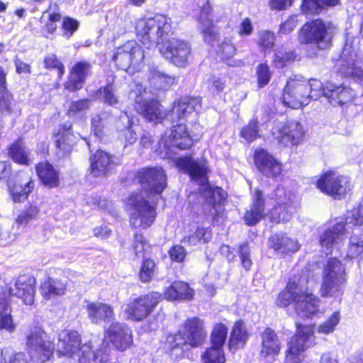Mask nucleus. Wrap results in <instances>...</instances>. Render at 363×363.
<instances>
[{
    "instance_id": "1",
    "label": "nucleus",
    "mask_w": 363,
    "mask_h": 363,
    "mask_svg": "<svg viewBox=\"0 0 363 363\" xmlns=\"http://www.w3.org/2000/svg\"><path fill=\"white\" fill-rule=\"evenodd\" d=\"M175 164L179 169L186 172L201 186L199 191L203 200V213L208 219L218 222L223 216V205L227 193L220 187L210 186L205 164L199 163L189 157H184L177 158Z\"/></svg>"
},
{
    "instance_id": "2",
    "label": "nucleus",
    "mask_w": 363,
    "mask_h": 363,
    "mask_svg": "<svg viewBox=\"0 0 363 363\" xmlns=\"http://www.w3.org/2000/svg\"><path fill=\"white\" fill-rule=\"evenodd\" d=\"M35 286V279L26 274L19 276L14 286L9 289L0 286V330L11 333L17 327L11 315L9 294L21 298L26 305H32L34 302Z\"/></svg>"
},
{
    "instance_id": "3",
    "label": "nucleus",
    "mask_w": 363,
    "mask_h": 363,
    "mask_svg": "<svg viewBox=\"0 0 363 363\" xmlns=\"http://www.w3.org/2000/svg\"><path fill=\"white\" fill-rule=\"evenodd\" d=\"M172 31V21L164 15L140 18L136 21L135 32L138 40L147 48L162 45L169 39Z\"/></svg>"
},
{
    "instance_id": "4",
    "label": "nucleus",
    "mask_w": 363,
    "mask_h": 363,
    "mask_svg": "<svg viewBox=\"0 0 363 363\" xmlns=\"http://www.w3.org/2000/svg\"><path fill=\"white\" fill-rule=\"evenodd\" d=\"M291 303L300 318H309L319 310L320 301L314 295L304 291L300 284L295 281H289L276 299L279 307H286Z\"/></svg>"
},
{
    "instance_id": "5",
    "label": "nucleus",
    "mask_w": 363,
    "mask_h": 363,
    "mask_svg": "<svg viewBox=\"0 0 363 363\" xmlns=\"http://www.w3.org/2000/svg\"><path fill=\"white\" fill-rule=\"evenodd\" d=\"M335 31L336 27L332 23L315 19L301 27L298 40L301 44H313L319 50H324L330 46Z\"/></svg>"
},
{
    "instance_id": "6",
    "label": "nucleus",
    "mask_w": 363,
    "mask_h": 363,
    "mask_svg": "<svg viewBox=\"0 0 363 363\" xmlns=\"http://www.w3.org/2000/svg\"><path fill=\"white\" fill-rule=\"evenodd\" d=\"M211 11L209 6L203 7L201 11L200 23L203 39L213 47H218L217 54L223 60H229L234 56L236 49L230 39L221 37L218 33L213 23Z\"/></svg>"
},
{
    "instance_id": "7",
    "label": "nucleus",
    "mask_w": 363,
    "mask_h": 363,
    "mask_svg": "<svg viewBox=\"0 0 363 363\" xmlns=\"http://www.w3.org/2000/svg\"><path fill=\"white\" fill-rule=\"evenodd\" d=\"M346 281L344 265L340 260L330 258L324 269L323 283L320 287L322 296L342 295Z\"/></svg>"
},
{
    "instance_id": "8",
    "label": "nucleus",
    "mask_w": 363,
    "mask_h": 363,
    "mask_svg": "<svg viewBox=\"0 0 363 363\" xmlns=\"http://www.w3.org/2000/svg\"><path fill=\"white\" fill-rule=\"evenodd\" d=\"M296 332L289 343L286 363H301V354L315 345V328L313 325L296 323Z\"/></svg>"
},
{
    "instance_id": "9",
    "label": "nucleus",
    "mask_w": 363,
    "mask_h": 363,
    "mask_svg": "<svg viewBox=\"0 0 363 363\" xmlns=\"http://www.w3.org/2000/svg\"><path fill=\"white\" fill-rule=\"evenodd\" d=\"M128 206L131 209L130 225L137 228L150 227L156 217L155 209L140 194H133L128 199Z\"/></svg>"
},
{
    "instance_id": "10",
    "label": "nucleus",
    "mask_w": 363,
    "mask_h": 363,
    "mask_svg": "<svg viewBox=\"0 0 363 363\" xmlns=\"http://www.w3.org/2000/svg\"><path fill=\"white\" fill-rule=\"evenodd\" d=\"M27 347L30 358L37 363L50 359L54 352V344L48 335L40 328L31 330L27 337Z\"/></svg>"
},
{
    "instance_id": "11",
    "label": "nucleus",
    "mask_w": 363,
    "mask_h": 363,
    "mask_svg": "<svg viewBox=\"0 0 363 363\" xmlns=\"http://www.w3.org/2000/svg\"><path fill=\"white\" fill-rule=\"evenodd\" d=\"M145 57L142 47L135 40H130L116 50L112 60L118 67L127 71L130 68L139 69Z\"/></svg>"
},
{
    "instance_id": "12",
    "label": "nucleus",
    "mask_w": 363,
    "mask_h": 363,
    "mask_svg": "<svg viewBox=\"0 0 363 363\" xmlns=\"http://www.w3.org/2000/svg\"><path fill=\"white\" fill-rule=\"evenodd\" d=\"M207 336L204 328V323L202 320L197 317H192L187 319L184 324L183 330L180 334L168 337L169 342L175 340L177 342L174 347L179 346L182 342H177L178 340H183L184 344H188L191 347H199L206 340Z\"/></svg>"
},
{
    "instance_id": "13",
    "label": "nucleus",
    "mask_w": 363,
    "mask_h": 363,
    "mask_svg": "<svg viewBox=\"0 0 363 363\" xmlns=\"http://www.w3.org/2000/svg\"><path fill=\"white\" fill-rule=\"evenodd\" d=\"M294 196L291 192H286L284 187H277L271 195V199L276 201V204L270 212L272 222H288L291 218L295 210L293 205Z\"/></svg>"
},
{
    "instance_id": "14",
    "label": "nucleus",
    "mask_w": 363,
    "mask_h": 363,
    "mask_svg": "<svg viewBox=\"0 0 363 363\" xmlns=\"http://www.w3.org/2000/svg\"><path fill=\"white\" fill-rule=\"evenodd\" d=\"M160 52L170 62L179 67H184L189 63L191 48L189 43L172 38L160 45Z\"/></svg>"
},
{
    "instance_id": "15",
    "label": "nucleus",
    "mask_w": 363,
    "mask_h": 363,
    "mask_svg": "<svg viewBox=\"0 0 363 363\" xmlns=\"http://www.w3.org/2000/svg\"><path fill=\"white\" fill-rule=\"evenodd\" d=\"M161 300L157 292H150L129 301L125 312L128 318L140 321L150 314Z\"/></svg>"
},
{
    "instance_id": "16",
    "label": "nucleus",
    "mask_w": 363,
    "mask_h": 363,
    "mask_svg": "<svg viewBox=\"0 0 363 363\" xmlns=\"http://www.w3.org/2000/svg\"><path fill=\"white\" fill-rule=\"evenodd\" d=\"M308 91L307 82L290 79L284 90L283 103L292 108H300L309 104Z\"/></svg>"
},
{
    "instance_id": "17",
    "label": "nucleus",
    "mask_w": 363,
    "mask_h": 363,
    "mask_svg": "<svg viewBox=\"0 0 363 363\" xmlns=\"http://www.w3.org/2000/svg\"><path fill=\"white\" fill-rule=\"evenodd\" d=\"M304 134L302 124L296 121H288L280 126L277 125L272 130L274 138L283 147L298 145L303 141Z\"/></svg>"
},
{
    "instance_id": "18",
    "label": "nucleus",
    "mask_w": 363,
    "mask_h": 363,
    "mask_svg": "<svg viewBox=\"0 0 363 363\" xmlns=\"http://www.w3.org/2000/svg\"><path fill=\"white\" fill-rule=\"evenodd\" d=\"M316 186L322 192L334 198H340L350 190V181L345 176L329 172L317 180Z\"/></svg>"
},
{
    "instance_id": "19",
    "label": "nucleus",
    "mask_w": 363,
    "mask_h": 363,
    "mask_svg": "<svg viewBox=\"0 0 363 363\" xmlns=\"http://www.w3.org/2000/svg\"><path fill=\"white\" fill-rule=\"evenodd\" d=\"M142 187L151 193L161 194L167 186V176L161 167H145L136 174Z\"/></svg>"
},
{
    "instance_id": "20",
    "label": "nucleus",
    "mask_w": 363,
    "mask_h": 363,
    "mask_svg": "<svg viewBox=\"0 0 363 363\" xmlns=\"http://www.w3.org/2000/svg\"><path fill=\"white\" fill-rule=\"evenodd\" d=\"M104 337L118 350L124 351L132 344L130 329L120 323H113L105 331Z\"/></svg>"
},
{
    "instance_id": "21",
    "label": "nucleus",
    "mask_w": 363,
    "mask_h": 363,
    "mask_svg": "<svg viewBox=\"0 0 363 363\" xmlns=\"http://www.w3.org/2000/svg\"><path fill=\"white\" fill-rule=\"evenodd\" d=\"M357 55L350 52L347 46L344 48L340 59L336 64L338 72L345 76L352 77L359 84H363V70L357 66L355 61Z\"/></svg>"
},
{
    "instance_id": "22",
    "label": "nucleus",
    "mask_w": 363,
    "mask_h": 363,
    "mask_svg": "<svg viewBox=\"0 0 363 363\" xmlns=\"http://www.w3.org/2000/svg\"><path fill=\"white\" fill-rule=\"evenodd\" d=\"M201 108V99L184 96L175 101L167 117L173 123L186 118L190 114L199 111Z\"/></svg>"
},
{
    "instance_id": "23",
    "label": "nucleus",
    "mask_w": 363,
    "mask_h": 363,
    "mask_svg": "<svg viewBox=\"0 0 363 363\" xmlns=\"http://www.w3.org/2000/svg\"><path fill=\"white\" fill-rule=\"evenodd\" d=\"M345 224L338 223L328 228L320 236V243L326 254L338 247L346 238Z\"/></svg>"
},
{
    "instance_id": "24",
    "label": "nucleus",
    "mask_w": 363,
    "mask_h": 363,
    "mask_svg": "<svg viewBox=\"0 0 363 363\" xmlns=\"http://www.w3.org/2000/svg\"><path fill=\"white\" fill-rule=\"evenodd\" d=\"M254 158L255 165L263 174L274 178L281 174V163L264 149L256 150Z\"/></svg>"
},
{
    "instance_id": "25",
    "label": "nucleus",
    "mask_w": 363,
    "mask_h": 363,
    "mask_svg": "<svg viewBox=\"0 0 363 363\" xmlns=\"http://www.w3.org/2000/svg\"><path fill=\"white\" fill-rule=\"evenodd\" d=\"M135 109L149 121L155 123L160 122L167 116L166 112L162 109L160 103L154 99L146 100L141 97L137 98Z\"/></svg>"
},
{
    "instance_id": "26",
    "label": "nucleus",
    "mask_w": 363,
    "mask_h": 363,
    "mask_svg": "<svg viewBox=\"0 0 363 363\" xmlns=\"http://www.w3.org/2000/svg\"><path fill=\"white\" fill-rule=\"evenodd\" d=\"M167 138L165 135L162 139L164 146L167 148L175 147L181 150H185L192 145V139L187 132L186 125L182 123L173 126Z\"/></svg>"
},
{
    "instance_id": "27",
    "label": "nucleus",
    "mask_w": 363,
    "mask_h": 363,
    "mask_svg": "<svg viewBox=\"0 0 363 363\" xmlns=\"http://www.w3.org/2000/svg\"><path fill=\"white\" fill-rule=\"evenodd\" d=\"M90 72L91 65L89 62L82 61L76 63L70 72L69 80L65 84V89L70 91L80 89Z\"/></svg>"
},
{
    "instance_id": "28",
    "label": "nucleus",
    "mask_w": 363,
    "mask_h": 363,
    "mask_svg": "<svg viewBox=\"0 0 363 363\" xmlns=\"http://www.w3.org/2000/svg\"><path fill=\"white\" fill-rule=\"evenodd\" d=\"M264 199L262 191L256 189L252 194L250 208L246 211L244 220L248 225H255L264 216Z\"/></svg>"
},
{
    "instance_id": "29",
    "label": "nucleus",
    "mask_w": 363,
    "mask_h": 363,
    "mask_svg": "<svg viewBox=\"0 0 363 363\" xmlns=\"http://www.w3.org/2000/svg\"><path fill=\"white\" fill-rule=\"evenodd\" d=\"M260 355L264 358L274 359L281 350V342L276 333L271 328H266L261 335Z\"/></svg>"
},
{
    "instance_id": "30",
    "label": "nucleus",
    "mask_w": 363,
    "mask_h": 363,
    "mask_svg": "<svg viewBox=\"0 0 363 363\" xmlns=\"http://www.w3.org/2000/svg\"><path fill=\"white\" fill-rule=\"evenodd\" d=\"M325 97L333 106L342 105L350 101L354 96V92L350 87L337 86L331 82L326 84Z\"/></svg>"
},
{
    "instance_id": "31",
    "label": "nucleus",
    "mask_w": 363,
    "mask_h": 363,
    "mask_svg": "<svg viewBox=\"0 0 363 363\" xmlns=\"http://www.w3.org/2000/svg\"><path fill=\"white\" fill-rule=\"evenodd\" d=\"M91 173L95 177L106 175L112 169L113 162L111 156L101 150H97L90 158Z\"/></svg>"
},
{
    "instance_id": "32",
    "label": "nucleus",
    "mask_w": 363,
    "mask_h": 363,
    "mask_svg": "<svg viewBox=\"0 0 363 363\" xmlns=\"http://www.w3.org/2000/svg\"><path fill=\"white\" fill-rule=\"evenodd\" d=\"M86 311L93 323H100L101 321L109 322L114 316L112 307L101 302L89 303L86 305Z\"/></svg>"
},
{
    "instance_id": "33",
    "label": "nucleus",
    "mask_w": 363,
    "mask_h": 363,
    "mask_svg": "<svg viewBox=\"0 0 363 363\" xmlns=\"http://www.w3.org/2000/svg\"><path fill=\"white\" fill-rule=\"evenodd\" d=\"M269 247L280 254L297 252L300 248L298 242L282 234L272 235L269 240Z\"/></svg>"
},
{
    "instance_id": "34",
    "label": "nucleus",
    "mask_w": 363,
    "mask_h": 363,
    "mask_svg": "<svg viewBox=\"0 0 363 363\" xmlns=\"http://www.w3.org/2000/svg\"><path fill=\"white\" fill-rule=\"evenodd\" d=\"M37 174L44 186L50 188L57 187L60 184V173L49 162H40L36 166Z\"/></svg>"
},
{
    "instance_id": "35",
    "label": "nucleus",
    "mask_w": 363,
    "mask_h": 363,
    "mask_svg": "<svg viewBox=\"0 0 363 363\" xmlns=\"http://www.w3.org/2000/svg\"><path fill=\"white\" fill-rule=\"evenodd\" d=\"M194 296V291L189 284L183 281H174L168 287L164 297L169 301L191 300Z\"/></svg>"
},
{
    "instance_id": "36",
    "label": "nucleus",
    "mask_w": 363,
    "mask_h": 363,
    "mask_svg": "<svg viewBox=\"0 0 363 363\" xmlns=\"http://www.w3.org/2000/svg\"><path fill=\"white\" fill-rule=\"evenodd\" d=\"M248 339V333L242 320L236 321L232 328L228 346L230 350H237L245 345Z\"/></svg>"
},
{
    "instance_id": "37",
    "label": "nucleus",
    "mask_w": 363,
    "mask_h": 363,
    "mask_svg": "<svg viewBox=\"0 0 363 363\" xmlns=\"http://www.w3.org/2000/svg\"><path fill=\"white\" fill-rule=\"evenodd\" d=\"M66 290V283L59 279H48L40 286L41 294L47 300L64 295Z\"/></svg>"
},
{
    "instance_id": "38",
    "label": "nucleus",
    "mask_w": 363,
    "mask_h": 363,
    "mask_svg": "<svg viewBox=\"0 0 363 363\" xmlns=\"http://www.w3.org/2000/svg\"><path fill=\"white\" fill-rule=\"evenodd\" d=\"M34 182L30 178H23L15 183L12 187L10 186V191L14 202H21L26 200L28 194L34 189Z\"/></svg>"
},
{
    "instance_id": "39",
    "label": "nucleus",
    "mask_w": 363,
    "mask_h": 363,
    "mask_svg": "<svg viewBox=\"0 0 363 363\" xmlns=\"http://www.w3.org/2000/svg\"><path fill=\"white\" fill-rule=\"evenodd\" d=\"M71 125H68L66 128H60L55 135V145L57 149L65 155L69 153L74 143V135L70 133Z\"/></svg>"
},
{
    "instance_id": "40",
    "label": "nucleus",
    "mask_w": 363,
    "mask_h": 363,
    "mask_svg": "<svg viewBox=\"0 0 363 363\" xmlns=\"http://www.w3.org/2000/svg\"><path fill=\"white\" fill-rule=\"evenodd\" d=\"M149 82L157 89H168L175 83L176 78L165 74L157 68H152L150 70Z\"/></svg>"
},
{
    "instance_id": "41",
    "label": "nucleus",
    "mask_w": 363,
    "mask_h": 363,
    "mask_svg": "<svg viewBox=\"0 0 363 363\" xmlns=\"http://www.w3.org/2000/svg\"><path fill=\"white\" fill-rule=\"evenodd\" d=\"M363 257V237L352 235L346 249V258L356 259Z\"/></svg>"
},
{
    "instance_id": "42",
    "label": "nucleus",
    "mask_w": 363,
    "mask_h": 363,
    "mask_svg": "<svg viewBox=\"0 0 363 363\" xmlns=\"http://www.w3.org/2000/svg\"><path fill=\"white\" fill-rule=\"evenodd\" d=\"M110 113L102 111L100 113H94L91 116V131L96 137L101 138L104 135V130L108 124Z\"/></svg>"
},
{
    "instance_id": "43",
    "label": "nucleus",
    "mask_w": 363,
    "mask_h": 363,
    "mask_svg": "<svg viewBox=\"0 0 363 363\" xmlns=\"http://www.w3.org/2000/svg\"><path fill=\"white\" fill-rule=\"evenodd\" d=\"M9 155L17 163L22 164H29V152L26 150L21 140H17L11 146Z\"/></svg>"
},
{
    "instance_id": "44",
    "label": "nucleus",
    "mask_w": 363,
    "mask_h": 363,
    "mask_svg": "<svg viewBox=\"0 0 363 363\" xmlns=\"http://www.w3.org/2000/svg\"><path fill=\"white\" fill-rule=\"evenodd\" d=\"M89 108L90 101L88 99L72 101L67 110V115L69 118L74 119L82 118Z\"/></svg>"
},
{
    "instance_id": "45",
    "label": "nucleus",
    "mask_w": 363,
    "mask_h": 363,
    "mask_svg": "<svg viewBox=\"0 0 363 363\" xmlns=\"http://www.w3.org/2000/svg\"><path fill=\"white\" fill-rule=\"evenodd\" d=\"M211 238V233L206 228H198L196 231L189 236L184 238L182 242L185 245L195 246L201 242L206 243Z\"/></svg>"
},
{
    "instance_id": "46",
    "label": "nucleus",
    "mask_w": 363,
    "mask_h": 363,
    "mask_svg": "<svg viewBox=\"0 0 363 363\" xmlns=\"http://www.w3.org/2000/svg\"><path fill=\"white\" fill-rule=\"evenodd\" d=\"M203 363H225V357L222 347L211 345L202 355Z\"/></svg>"
},
{
    "instance_id": "47",
    "label": "nucleus",
    "mask_w": 363,
    "mask_h": 363,
    "mask_svg": "<svg viewBox=\"0 0 363 363\" xmlns=\"http://www.w3.org/2000/svg\"><path fill=\"white\" fill-rule=\"evenodd\" d=\"M341 315L339 311H335L325 322L320 323L317 328L319 334L329 335L333 333L339 324Z\"/></svg>"
},
{
    "instance_id": "48",
    "label": "nucleus",
    "mask_w": 363,
    "mask_h": 363,
    "mask_svg": "<svg viewBox=\"0 0 363 363\" xmlns=\"http://www.w3.org/2000/svg\"><path fill=\"white\" fill-rule=\"evenodd\" d=\"M228 328L223 323L216 324L211 334V345L222 347L226 340Z\"/></svg>"
},
{
    "instance_id": "49",
    "label": "nucleus",
    "mask_w": 363,
    "mask_h": 363,
    "mask_svg": "<svg viewBox=\"0 0 363 363\" xmlns=\"http://www.w3.org/2000/svg\"><path fill=\"white\" fill-rule=\"evenodd\" d=\"M150 249V245L145 240L143 235L135 233L132 243V250L138 258L145 257Z\"/></svg>"
},
{
    "instance_id": "50",
    "label": "nucleus",
    "mask_w": 363,
    "mask_h": 363,
    "mask_svg": "<svg viewBox=\"0 0 363 363\" xmlns=\"http://www.w3.org/2000/svg\"><path fill=\"white\" fill-rule=\"evenodd\" d=\"M155 262L151 259H146L143 261L140 267L139 273L140 280L144 283L150 281L155 276Z\"/></svg>"
},
{
    "instance_id": "51",
    "label": "nucleus",
    "mask_w": 363,
    "mask_h": 363,
    "mask_svg": "<svg viewBox=\"0 0 363 363\" xmlns=\"http://www.w3.org/2000/svg\"><path fill=\"white\" fill-rule=\"evenodd\" d=\"M98 94L102 101L110 106H115L118 103V96L116 94L115 89L112 84H108L103 88H101Z\"/></svg>"
},
{
    "instance_id": "52",
    "label": "nucleus",
    "mask_w": 363,
    "mask_h": 363,
    "mask_svg": "<svg viewBox=\"0 0 363 363\" xmlns=\"http://www.w3.org/2000/svg\"><path fill=\"white\" fill-rule=\"evenodd\" d=\"M259 126L257 118L251 120L240 131V137L247 142H252L259 137Z\"/></svg>"
},
{
    "instance_id": "53",
    "label": "nucleus",
    "mask_w": 363,
    "mask_h": 363,
    "mask_svg": "<svg viewBox=\"0 0 363 363\" xmlns=\"http://www.w3.org/2000/svg\"><path fill=\"white\" fill-rule=\"evenodd\" d=\"M121 120L127 121V125L124 129L121 130V137L124 138L125 140L129 144L134 143L137 139V136L135 132L132 129V125L134 124L133 118H130V116L125 112L124 114L121 116Z\"/></svg>"
},
{
    "instance_id": "54",
    "label": "nucleus",
    "mask_w": 363,
    "mask_h": 363,
    "mask_svg": "<svg viewBox=\"0 0 363 363\" xmlns=\"http://www.w3.org/2000/svg\"><path fill=\"white\" fill-rule=\"evenodd\" d=\"M309 86L308 98L309 101L311 99L316 100L322 96L325 97L326 85L323 87L320 81L318 79H311L307 82Z\"/></svg>"
},
{
    "instance_id": "55",
    "label": "nucleus",
    "mask_w": 363,
    "mask_h": 363,
    "mask_svg": "<svg viewBox=\"0 0 363 363\" xmlns=\"http://www.w3.org/2000/svg\"><path fill=\"white\" fill-rule=\"evenodd\" d=\"M345 222L346 224H352L353 225H363V201L358 207L354 208L347 213Z\"/></svg>"
},
{
    "instance_id": "56",
    "label": "nucleus",
    "mask_w": 363,
    "mask_h": 363,
    "mask_svg": "<svg viewBox=\"0 0 363 363\" xmlns=\"http://www.w3.org/2000/svg\"><path fill=\"white\" fill-rule=\"evenodd\" d=\"M61 19V13L57 4H50L48 9L43 13L40 21H48L52 23H57Z\"/></svg>"
},
{
    "instance_id": "57",
    "label": "nucleus",
    "mask_w": 363,
    "mask_h": 363,
    "mask_svg": "<svg viewBox=\"0 0 363 363\" xmlns=\"http://www.w3.org/2000/svg\"><path fill=\"white\" fill-rule=\"evenodd\" d=\"M79 23L72 18L65 17L62 23V35L66 38H69L73 33L78 29Z\"/></svg>"
},
{
    "instance_id": "58",
    "label": "nucleus",
    "mask_w": 363,
    "mask_h": 363,
    "mask_svg": "<svg viewBox=\"0 0 363 363\" xmlns=\"http://www.w3.org/2000/svg\"><path fill=\"white\" fill-rule=\"evenodd\" d=\"M294 54L292 52L278 50L274 55V62L277 67H283L294 60Z\"/></svg>"
},
{
    "instance_id": "59",
    "label": "nucleus",
    "mask_w": 363,
    "mask_h": 363,
    "mask_svg": "<svg viewBox=\"0 0 363 363\" xmlns=\"http://www.w3.org/2000/svg\"><path fill=\"white\" fill-rule=\"evenodd\" d=\"M301 11L306 14H317L323 9L318 0H303Z\"/></svg>"
},
{
    "instance_id": "60",
    "label": "nucleus",
    "mask_w": 363,
    "mask_h": 363,
    "mask_svg": "<svg viewBox=\"0 0 363 363\" xmlns=\"http://www.w3.org/2000/svg\"><path fill=\"white\" fill-rule=\"evenodd\" d=\"M274 40V35L273 33L270 31L263 30L259 33L258 43L262 49L268 50L272 48Z\"/></svg>"
},
{
    "instance_id": "61",
    "label": "nucleus",
    "mask_w": 363,
    "mask_h": 363,
    "mask_svg": "<svg viewBox=\"0 0 363 363\" xmlns=\"http://www.w3.org/2000/svg\"><path fill=\"white\" fill-rule=\"evenodd\" d=\"M258 85L262 87L268 84L271 78L269 67L265 64L259 65L257 69Z\"/></svg>"
},
{
    "instance_id": "62",
    "label": "nucleus",
    "mask_w": 363,
    "mask_h": 363,
    "mask_svg": "<svg viewBox=\"0 0 363 363\" xmlns=\"http://www.w3.org/2000/svg\"><path fill=\"white\" fill-rule=\"evenodd\" d=\"M45 65L47 68H55L58 71V75L62 76L65 72V67L63 65L57 60L54 54L48 55L44 60Z\"/></svg>"
},
{
    "instance_id": "63",
    "label": "nucleus",
    "mask_w": 363,
    "mask_h": 363,
    "mask_svg": "<svg viewBox=\"0 0 363 363\" xmlns=\"http://www.w3.org/2000/svg\"><path fill=\"white\" fill-rule=\"evenodd\" d=\"M298 16L294 15L290 16L286 21L280 25L279 33L281 34H288L291 33L298 22Z\"/></svg>"
},
{
    "instance_id": "64",
    "label": "nucleus",
    "mask_w": 363,
    "mask_h": 363,
    "mask_svg": "<svg viewBox=\"0 0 363 363\" xmlns=\"http://www.w3.org/2000/svg\"><path fill=\"white\" fill-rule=\"evenodd\" d=\"M240 255L242 267L249 270L252 265L250 259V247L247 244H242L240 246Z\"/></svg>"
}]
</instances>
